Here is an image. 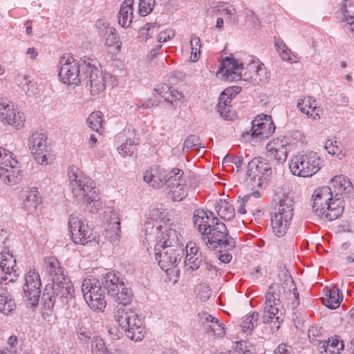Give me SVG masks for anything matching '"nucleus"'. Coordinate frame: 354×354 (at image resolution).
Segmentation results:
<instances>
[{
  "label": "nucleus",
  "instance_id": "1",
  "mask_svg": "<svg viewBox=\"0 0 354 354\" xmlns=\"http://www.w3.org/2000/svg\"><path fill=\"white\" fill-rule=\"evenodd\" d=\"M82 291L88 305L100 311L106 306V294L118 303L115 308L131 304L133 299L131 290L125 286L122 274L115 271L104 274L100 280L95 278L84 279Z\"/></svg>",
  "mask_w": 354,
  "mask_h": 354
},
{
  "label": "nucleus",
  "instance_id": "2",
  "mask_svg": "<svg viewBox=\"0 0 354 354\" xmlns=\"http://www.w3.org/2000/svg\"><path fill=\"white\" fill-rule=\"evenodd\" d=\"M70 186L75 201L77 204L90 205L91 211H97L102 206L95 183L77 167L71 165L68 169Z\"/></svg>",
  "mask_w": 354,
  "mask_h": 354
},
{
  "label": "nucleus",
  "instance_id": "3",
  "mask_svg": "<svg viewBox=\"0 0 354 354\" xmlns=\"http://www.w3.org/2000/svg\"><path fill=\"white\" fill-rule=\"evenodd\" d=\"M145 228V239L147 241H151L153 234L156 235V239L154 240V245H160L161 246L171 245V248L177 249H184L183 243L181 242L183 236H181L182 224L178 221L170 222L167 219V223H165V225H156L153 221L151 223L149 221Z\"/></svg>",
  "mask_w": 354,
  "mask_h": 354
},
{
  "label": "nucleus",
  "instance_id": "4",
  "mask_svg": "<svg viewBox=\"0 0 354 354\" xmlns=\"http://www.w3.org/2000/svg\"><path fill=\"white\" fill-rule=\"evenodd\" d=\"M113 313L116 322L124 330L128 338L135 342L140 341L144 338L146 333L142 321L131 304L124 306L120 305L115 308Z\"/></svg>",
  "mask_w": 354,
  "mask_h": 354
},
{
  "label": "nucleus",
  "instance_id": "5",
  "mask_svg": "<svg viewBox=\"0 0 354 354\" xmlns=\"http://www.w3.org/2000/svg\"><path fill=\"white\" fill-rule=\"evenodd\" d=\"M74 292L73 284L62 286L56 282L46 286L41 296L44 313L50 315L54 309L63 308L74 297Z\"/></svg>",
  "mask_w": 354,
  "mask_h": 354
},
{
  "label": "nucleus",
  "instance_id": "6",
  "mask_svg": "<svg viewBox=\"0 0 354 354\" xmlns=\"http://www.w3.org/2000/svg\"><path fill=\"white\" fill-rule=\"evenodd\" d=\"M293 214L294 201L291 196L283 194L273 207L272 225L276 236L281 237L286 233Z\"/></svg>",
  "mask_w": 354,
  "mask_h": 354
},
{
  "label": "nucleus",
  "instance_id": "7",
  "mask_svg": "<svg viewBox=\"0 0 354 354\" xmlns=\"http://www.w3.org/2000/svg\"><path fill=\"white\" fill-rule=\"evenodd\" d=\"M203 241L211 250H216L218 247L225 250H230L235 248L236 242L234 238L228 236L226 226L218 218L213 216L211 219V227L203 235Z\"/></svg>",
  "mask_w": 354,
  "mask_h": 354
},
{
  "label": "nucleus",
  "instance_id": "8",
  "mask_svg": "<svg viewBox=\"0 0 354 354\" xmlns=\"http://www.w3.org/2000/svg\"><path fill=\"white\" fill-rule=\"evenodd\" d=\"M322 161L317 153L298 154L289 160V168L295 176L310 177L322 167Z\"/></svg>",
  "mask_w": 354,
  "mask_h": 354
},
{
  "label": "nucleus",
  "instance_id": "9",
  "mask_svg": "<svg viewBox=\"0 0 354 354\" xmlns=\"http://www.w3.org/2000/svg\"><path fill=\"white\" fill-rule=\"evenodd\" d=\"M283 295L291 301L292 306L296 307L299 304V292L292 279H286L282 284L272 283L266 294L265 304L277 306L280 304L281 298Z\"/></svg>",
  "mask_w": 354,
  "mask_h": 354
},
{
  "label": "nucleus",
  "instance_id": "10",
  "mask_svg": "<svg viewBox=\"0 0 354 354\" xmlns=\"http://www.w3.org/2000/svg\"><path fill=\"white\" fill-rule=\"evenodd\" d=\"M96 61L86 57L82 58V72L81 82L88 86L93 95L105 89V80L102 72L96 66Z\"/></svg>",
  "mask_w": 354,
  "mask_h": 354
},
{
  "label": "nucleus",
  "instance_id": "11",
  "mask_svg": "<svg viewBox=\"0 0 354 354\" xmlns=\"http://www.w3.org/2000/svg\"><path fill=\"white\" fill-rule=\"evenodd\" d=\"M272 173L269 161L261 157L254 158L248 164L245 183L252 189L262 187Z\"/></svg>",
  "mask_w": 354,
  "mask_h": 354
},
{
  "label": "nucleus",
  "instance_id": "12",
  "mask_svg": "<svg viewBox=\"0 0 354 354\" xmlns=\"http://www.w3.org/2000/svg\"><path fill=\"white\" fill-rule=\"evenodd\" d=\"M18 164L12 153L0 147V179L6 184L13 185L21 181L22 173Z\"/></svg>",
  "mask_w": 354,
  "mask_h": 354
},
{
  "label": "nucleus",
  "instance_id": "13",
  "mask_svg": "<svg viewBox=\"0 0 354 354\" xmlns=\"http://www.w3.org/2000/svg\"><path fill=\"white\" fill-rule=\"evenodd\" d=\"M82 58L77 62L72 56L64 55L59 62V77L67 85L77 86L81 82Z\"/></svg>",
  "mask_w": 354,
  "mask_h": 354
},
{
  "label": "nucleus",
  "instance_id": "14",
  "mask_svg": "<svg viewBox=\"0 0 354 354\" xmlns=\"http://www.w3.org/2000/svg\"><path fill=\"white\" fill-rule=\"evenodd\" d=\"M183 174V171L178 168H174L166 174L163 169L157 167L147 171L143 176V179L150 186L159 189L165 185L174 184V181L179 180Z\"/></svg>",
  "mask_w": 354,
  "mask_h": 354
},
{
  "label": "nucleus",
  "instance_id": "15",
  "mask_svg": "<svg viewBox=\"0 0 354 354\" xmlns=\"http://www.w3.org/2000/svg\"><path fill=\"white\" fill-rule=\"evenodd\" d=\"M155 259L160 268L167 271L176 267L184 255V249L171 248V245H154Z\"/></svg>",
  "mask_w": 354,
  "mask_h": 354
},
{
  "label": "nucleus",
  "instance_id": "16",
  "mask_svg": "<svg viewBox=\"0 0 354 354\" xmlns=\"http://www.w3.org/2000/svg\"><path fill=\"white\" fill-rule=\"evenodd\" d=\"M23 287L24 298L28 301L32 306L38 305L41 295V280L35 270H30L25 277Z\"/></svg>",
  "mask_w": 354,
  "mask_h": 354
},
{
  "label": "nucleus",
  "instance_id": "17",
  "mask_svg": "<svg viewBox=\"0 0 354 354\" xmlns=\"http://www.w3.org/2000/svg\"><path fill=\"white\" fill-rule=\"evenodd\" d=\"M0 120L17 129L23 127L25 122L24 113L17 111L12 104L3 98L0 99Z\"/></svg>",
  "mask_w": 354,
  "mask_h": 354
},
{
  "label": "nucleus",
  "instance_id": "18",
  "mask_svg": "<svg viewBox=\"0 0 354 354\" xmlns=\"http://www.w3.org/2000/svg\"><path fill=\"white\" fill-rule=\"evenodd\" d=\"M290 145L286 138L274 140L266 145V156L277 164L287 159Z\"/></svg>",
  "mask_w": 354,
  "mask_h": 354
},
{
  "label": "nucleus",
  "instance_id": "19",
  "mask_svg": "<svg viewBox=\"0 0 354 354\" xmlns=\"http://www.w3.org/2000/svg\"><path fill=\"white\" fill-rule=\"evenodd\" d=\"M28 145L35 160L39 164H47L46 136L41 133H35L30 137Z\"/></svg>",
  "mask_w": 354,
  "mask_h": 354
},
{
  "label": "nucleus",
  "instance_id": "20",
  "mask_svg": "<svg viewBox=\"0 0 354 354\" xmlns=\"http://www.w3.org/2000/svg\"><path fill=\"white\" fill-rule=\"evenodd\" d=\"M16 261L12 254L0 252V282H12L18 277L17 270L15 268Z\"/></svg>",
  "mask_w": 354,
  "mask_h": 354
},
{
  "label": "nucleus",
  "instance_id": "21",
  "mask_svg": "<svg viewBox=\"0 0 354 354\" xmlns=\"http://www.w3.org/2000/svg\"><path fill=\"white\" fill-rule=\"evenodd\" d=\"M333 196V193L331 187L328 186H324L315 190L313 195V203L312 209L317 216L323 217V214L326 211L325 206L328 205Z\"/></svg>",
  "mask_w": 354,
  "mask_h": 354
},
{
  "label": "nucleus",
  "instance_id": "22",
  "mask_svg": "<svg viewBox=\"0 0 354 354\" xmlns=\"http://www.w3.org/2000/svg\"><path fill=\"white\" fill-rule=\"evenodd\" d=\"M251 136L260 139L267 138L274 132L275 126L271 116L265 115L263 118H256L252 122Z\"/></svg>",
  "mask_w": 354,
  "mask_h": 354
},
{
  "label": "nucleus",
  "instance_id": "23",
  "mask_svg": "<svg viewBox=\"0 0 354 354\" xmlns=\"http://www.w3.org/2000/svg\"><path fill=\"white\" fill-rule=\"evenodd\" d=\"M331 189L335 196H342V198H347L349 201L354 200V190L352 183L344 175L334 176L330 180Z\"/></svg>",
  "mask_w": 354,
  "mask_h": 354
},
{
  "label": "nucleus",
  "instance_id": "24",
  "mask_svg": "<svg viewBox=\"0 0 354 354\" xmlns=\"http://www.w3.org/2000/svg\"><path fill=\"white\" fill-rule=\"evenodd\" d=\"M46 270L51 277L52 284L56 282L59 285L69 286L72 284L69 278L64 273L63 268L59 266V262L55 257L48 258L46 261Z\"/></svg>",
  "mask_w": 354,
  "mask_h": 354
},
{
  "label": "nucleus",
  "instance_id": "25",
  "mask_svg": "<svg viewBox=\"0 0 354 354\" xmlns=\"http://www.w3.org/2000/svg\"><path fill=\"white\" fill-rule=\"evenodd\" d=\"M243 69V63L239 64L234 58L226 57L221 64L219 72L223 74L225 80L232 82L241 77V71Z\"/></svg>",
  "mask_w": 354,
  "mask_h": 354
},
{
  "label": "nucleus",
  "instance_id": "26",
  "mask_svg": "<svg viewBox=\"0 0 354 354\" xmlns=\"http://www.w3.org/2000/svg\"><path fill=\"white\" fill-rule=\"evenodd\" d=\"M68 226L71 230L72 240L75 244L82 243L86 239H82L84 233L88 232V225L80 218V215L74 213L69 217Z\"/></svg>",
  "mask_w": 354,
  "mask_h": 354
},
{
  "label": "nucleus",
  "instance_id": "27",
  "mask_svg": "<svg viewBox=\"0 0 354 354\" xmlns=\"http://www.w3.org/2000/svg\"><path fill=\"white\" fill-rule=\"evenodd\" d=\"M108 226L105 230V238L111 243H115L120 237V219L117 211H111L107 220Z\"/></svg>",
  "mask_w": 354,
  "mask_h": 354
},
{
  "label": "nucleus",
  "instance_id": "28",
  "mask_svg": "<svg viewBox=\"0 0 354 354\" xmlns=\"http://www.w3.org/2000/svg\"><path fill=\"white\" fill-rule=\"evenodd\" d=\"M344 199L342 198V196H333L328 205L325 206L326 211L322 218L328 221H333L342 215L344 209Z\"/></svg>",
  "mask_w": 354,
  "mask_h": 354
},
{
  "label": "nucleus",
  "instance_id": "29",
  "mask_svg": "<svg viewBox=\"0 0 354 354\" xmlns=\"http://www.w3.org/2000/svg\"><path fill=\"white\" fill-rule=\"evenodd\" d=\"M214 216V213L209 212L208 214L202 209H197L193 214V223L195 227L201 234V236L207 233V231L211 227V219Z\"/></svg>",
  "mask_w": 354,
  "mask_h": 354
},
{
  "label": "nucleus",
  "instance_id": "30",
  "mask_svg": "<svg viewBox=\"0 0 354 354\" xmlns=\"http://www.w3.org/2000/svg\"><path fill=\"white\" fill-rule=\"evenodd\" d=\"M154 91L158 95H160L162 99L170 104L177 105L182 102V93H179L175 88H172L167 84H164L158 88H155Z\"/></svg>",
  "mask_w": 354,
  "mask_h": 354
},
{
  "label": "nucleus",
  "instance_id": "31",
  "mask_svg": "<svg viewBox=\"0 0 354 354\" xmlns=\"http://www.w3.org/2000/svg\"><path fill=\"white\" fill-rule=\"evenodd\" d=\"M169 189V194L171 195V198L176 201H181L187 195V187L186 180L183 175L179 180L174 181V184L167 185Z\"/></svg>",
  "mask_w": 354,
  "mask_h": 354
},
{
  "label": "nucleus",
  "instance_id": "32",
  "mask_svg": "<svg viewBox=\"0 0 354 354\" xmlns=\"http://www.w3.org/2000/svg\"><path fill=\"white\" fill-rule=\"evenodd\" d=\"M138 144V138L137 137L136 131L135 129L128 130L126 142L122 143L118 147V150L120 154L131 155L135 149L136 145Z\"/></svg>",
  "mask_w": 354,
  "mask_h": 354
},
{
  "label": "nucleus",
  "instance_id": "33",
  "mask_svg": "<svg viewBox=\"0 0 354 354\" xmlns=\"http://www.w3.org/2000/svg\"><path fill=\"white\" fill-rule=\"evenodd\" d=\"M322 300L326 307L330 309H336L342 301V296L339 295V290L334 287L326 290V297H323Z\"/></svg>",
  "mask_w": 354,
  "mask_h": 354
},
{
  "label": "nucleus",
  "instance_id": "34",
  "mask_svg": "<svg viewBox=\"0 0 354 354\" xmlns=\"http://www.w3.org/2000/svg\"><path fill=\"white\" fill-rule=\"evenodd\" d=\"M118 24L123 28H128L133 19V5L132 3L124 5L120 7L118 12Z\"/></svg>",
  "mask_w": 354,
  "mask_h": 354
},
{
  "label": "nucleus",
  "instance_id": "35",
  "mask_svg": "<svg viewBox=\"0 0 354 354\" xmlns=\"http://www.w3.org/2000/svg\"><path fill=\"white\" fill-rule=\"evenodd\" d=\"M15 307V302L10 294L6 290H3L0 293V312L4 315H8Z\"/></svg>",
  "mask_w": 354,
  "mask_h": 354
},
{
  "label": "nucleus",
  "instance_id": "36",
  "mask_svg": "<svg viewBox=\"0 0 354 354\" xmlns=\"http://www.w3.org/2000/svg\"><path fill=\"white\" fill-rule=\"evenodd\" d=\"M343 15L346 28L354 32V0H345Z\"/></svg>",
  "mask_w": 354,
  "mask_h": 354
},
{
  "label": "nucleus",
  "instance_id": "37",
  "mask_svg": "<svg viewBox=\"0 0 354 354\" xmlns=\"http://www.w3.org/2000/svg\"><path fill=\"white\" fill-rule=\"evenodd\" d=\"M319 344H322L320 346V353H327L329 348H332L333 349H329V352L335 353V350H336L337 352L339 353V351L343 350L344 347L343 341L339 340V337H335V339L332 337L331 339H328V340H322V342H319Z\"/></svg>",
  "mask_w": 354,
  "mask_h": 354
},
{
  "label": "nucleus",
  "instance_id": "38",
  "mask_svg": "<svg viewBox=\"0 0 354 354\" xmlns=\"http://www.w3.org/2000/svg\"><path fill=\"white\" fill-rule=\"evenodd\" d=\"M254 197L256 198H258L261 196V194L259 191H254L252 193L250 194L245 195L240 202L239 207L237 208V211L240 214H245L247 212L245 207L247 206L248 207V210L253 214V215H259L261 213V210L259 209H252L250 208V203L252 197Z\"/></svg>",
  "mask_w": 354,
  "mask_h": 354
},
{
  "label": "nucleus",
  "instance_id": "39",
  "mask_svg": "<svg viewBox=\"0 0 354 354\" xmlns=\"http://www.w3.org/2000/svg\"><path fill=\"white\" fill-rule=\"evenodd\" d=\"M218 215L224 220H230L234 216L235 210L232 205L221 200L216 207Z\"/></svg>",
  "mask_w": 354,
  "mask_h": 354
},
{
  "label": "nucleus",
  "instance_id": "40",
  "mask_svg": "<svg viewBox=\"0 0 354 354\" xmlns=\"http://www.w3.org/2000/svg\"><path fill=\"white\" fill-rule=\"evenodd\" d=\"M41 203V197L38 194L37 188L32 187L28 192L24 201L25 207L28 211H32Z\"/></svg>",
  "mask_w": 354,
  "mask_h": 354
},
{
  "label": "nucleus",
  "instance_id": "41",
  "mask_svg": "<svg viewBox=\"0 0 354 354\" xmlns=\"http://www.w3.org/2000/svg\"><path fill=\"white\" fill-rule=\"evenodd\" d=\"M279 310L277 306L274 305L265 304L262 320L264 324L272 322L273 319H276L277 323H279V317L277 316Z\"/></svg>",
  "mask_w": 354,
  "mask_h": 354
},
{
  "label": "nucleus",
  "instance_id": "42",
  "mask_svg": "<svg viewBox=\"0 0 354 354\" xmlns=\"http://www.w3.org/2000/svg\"><path fill=\"white\" fill-rule=\"evenodd\" d=\"M246 69L253 71L250 77L254 81H263L267 78L266 68L262 67V64L252 62L248 64Z\"/></svg>",
  "mask_w": 354,
  "mask_h": 354
},
{
  "label": "nucleus",
  "instance_id": "43",
  "mask_svg": "<svg viewBox=\"0 0 354 354\" xmlns=\"http://www.w3.org/2000/svg\"><path fill=\"white\" fill-rule=\"evenodd\" d=\"M229 102L226 100H221L217 104L218 112L220 115L227 120H232L235 117V112L232 109Z\"/></svg>",
  "mask_w": 354,
  "mask_h": 354
},
{
  "label": "nucleus",
  "instance_id": "44",
  "mask_svg": "<svg viewBox=\"0 0 354 354\" xmlns=\"http://www.w3.org/2000/svg\"><path fill=\"white\" fill-rule=\"evenodd\" d=\"M259 317V313L254 311L251 315L247 317L241 323V327L244 333H250L257 325Z\"/></svg>",
  "mask_w": 354,
  "mask_h": 354
},
{
  "label": "nucleus",
  "instance_id": "45",
  "mask_svg": "<svg viewBox=\"0 0 354 354\" xmlns=\"http://www.w3.org/2000/svg\"><path fill=\"white\" fill-rule=\"evenodd\" d=\"M101 112H93L87 118L88 127L93 131L100 132L102 127V118Z\"/></svg>",
  "mask_w": 354,
  "mask_h": 354
},
{
  "label": "nucleus",
  "instance_id": "46",
  "mask_svg": "<svg viewBox=\"0 0 354 354\" xmlns=\"http://www.w3.org/2000/svg\"><path fill=\"white\" fill-rule=\"evenodd\" d=\"M92 354H111L106 348L103 339L97 336L93 337L91 342Z\"/></svg>",
  "mask_w": 354,
  "mask_h": 354
},
{
  "label": "nucleus",
  "instance_id": "47",
  "mask_svg": "<svg viewBox=\"0 0 354 354\" xmlns=\"http://www.w3.org/2000/svg\"><path fill=\"white\" fill-rule=\"evenodd\" d=\"M157 23H147L140 28L138 31V37L142 40H147L151 37L156 27Z\"/></svg>",
  "mask_w": 354,
  "mask_h": 354
},
{
  "label": "nucleus",
  "instance_id": "48",
  "mask_svg": "<svg viewBox=\"0 0 354 354\" xmlns=\"http://www.w3.org/2000/svg\"><path fill=\"white\" fill-rule=\"evenodd\" d=\"M203 261V257H198L195 256H185L184 264L187 269L192 271L198 270Z\"/></svg>",
  "mask_w": 354,
  "mask_h": 354
},
{
  "label": "nucleus",
  "instance_id": "49",
  "mask_svg": "<svg viewBox=\"0 0 354 354\" xmlns=\"http://www.w3.org/2000/svg\"><path fill=\"white\" fill-rule=\"evenodd\" d=\"M155 0H140L139 12L142 16H147L153 10Z\"/></svg>",
  "mask_w": 354,
  "mask_h": 354
},
{
  "label": "nucleus",
  "instance_id": "50",
  "mask_svg": "<svg viewBox=\"0 0 354 354\" xmlns=\"http://www.w3.org/2000/svg\"><path fill=\"white\" fill-rule=\"evenodd\" d=\"M190 45L192 48V55L193 62H196L198 59L201 48V39L197 36H192L190 40Z\"/></svg>",
  "mask_w": 354,
  "mask_h": 354
},
{
  "label": "nucleus",
  "instance_id": "51",
  "mask_svg": "<svg viewBox=\"0 0 354 354\" xmlns=\"http://www.w3.org/2000/svg\"><path fill=\"white\" fill-rule=\"evenodd\" d=\"M83 237L82 239H86L85 241L82 243H77V244L80 245H95L98 243L99 235L96 232H93V230L90 229L88 227V232L84 233L82 236Z\"/></svg>",
  "mask_w": 354,
  "mask_h": 354
},
{
  "label": "nucleus",
  "instance_id": "52",
  "mask_svg": "<svg viewBox=\"0 0 354 354\" xmlns=\"http://www.w3.org/2000/svg\"><path fill=\"white\" fill-rule=\"evenodd\" d=\"M241 91V87L239 86H234L229 87L225 89L220 95L219 100H225L227 102H231L232 98L235 97V96Z\"/></svg>",
  "mask_w": 354,
  "mask_h": 354
},
{
  "label": "nucleus",
  "instance_id": "53",
  "mask_svg": "<svg viewBox=\"0 0 354 354\" xmlns=\"http://www.w3.org/2000/svg\"><path fill=\"white\" fill-rule=\"evenodd\" d=\"M196 146H199L202 148H205V145H201L199 137L195 135H190L186 138V140L184 142L183 150L186 149L187 151L188 149H192Z\"/></svg>",
  "mask_w": 354,
  "mask_h": 354
},
{
  "label": "nucleus",
  "instance_id": "54",
  "mask_svg": "<svg viewBox=\"0 0 354 354\" xmlns=\"http://www.w3.org/2000/svg\"><path fill=\"white\" fill-rule=\"evenodd\" d=\"M104 37L106 39V45L108 46H113L120 43L116 30L113 27L108 30L106 37Z\"/></svg>",
  "mask_w": 354,
  "mask_h": 354
},
{
  "label": "nucleus",
  "instance_id": "55",
  "mask_svg": "<svg viewBox=\"0 0 354 354\" xmlns=\"http://www.w3.org/2000/svg\"><path fill=\"white\" fill-rule=\"evenodd\" d=\"M201 271L203 272L205 274L209 277L216 275L218 268L212 265L210 262H208L205 258L204 259V263H201Z\"/></svg>",
  "mask_w": 354,
  "mask_h": 354
},
{
  "label": "nucleus",
  "instance_id": "56",
  "mask_svg": "<svg viewBox=\"0 0 354 354\" xmlns=\"http://www.w3.org/2000/svg\"><path fill=\"white\" fill-rule=\"evenodd\" d=\"M161 98L162 97L160 95H159L158 97L154 96V97L149 99L147 102L138 103V107L145 109L158 106V104L161 102Z\"/></svg>",
  "mask_w": 354,
  "mask_h": 354
},
{
  "label": "nucleus",
  "instance_id": "57",
  "mask_svg": "<svg viewBox=\"0 0 354 354\" xmlns=\"http://www.w3.org/2000/svg\"><path fill=\"white\" fill-rule=\"evenodd\" d=\"M324 147L328 153L331 155L341 153V149L336 140H328L325 142Z\"/></svg>",
  "mask_w": 354,
  "mask_h": 354
},
{
  "label": "nucleus",
  "instance_id": "58",
  "mask_svg": "<svg viewBox=\"0 0 354 354\" xmlns=\"http://www.w3.org/2000/svg\"><path fill=\"white\" fill-rule=\"evenodd\" d=\"M234 349L236 354H253L245 341L236 342Z\"/></svg>",
  "mask_w": 354,
  "mask_h": 354
},
{
  "label": "nucleus",
  "instance_id": "59",
  "mask_svg": "<svg viewBox=\"0 0 354 354\" xmlns=\"http://www.w3.org/2000/svg\"><path fill=\"white\" fill-rule=\"evenodd\" d=\"M96 27L98 30V34L101 37H106L107 31L112 26H109V24L105 19H98L96 22Z\"/></svg>",
  "mask_w": 354,
  "mask_h": 354
},
{
  "label": "nucleus",
  "instance_id": "60",
  "mask_svg": "<svg viewBox=\"0 0 354 354\" xmlns=\"http://www.w3.org/2000/svg\"><path fill=\"white\" fill-rule=\"evenodd\" d=\"M186 256L203 257L202 253L199 251V248L196 246L195 243L192 241L188 242L186 245Z\"/></svg>",
  "mask_w": 354,
  "mask_h": 354
},
{
  "label": "nucleus",
  "instance_id": "61",
  "mask_svg": "<svg viewBox=\"0 0 354 354\" xmlns=\"http://www.w3.org/2000/svg\"><path fill=\"white\" fill-rule=\"evenodd\" d=\"M212 331L214 335L218 337H223L225 333L223 324L220 323L218 319L212 323Z\"/></svg>",
  "mask_w": 354,
  "mask_h": 354
},
{
  "label": "nucleus",
  "instance_id": "62",
  "mask_svg": "<svg viewBox=\"0 0 354 354\" xmlns=\"http://www.w3.org/2000/svg\"><path fill=\"white\" fill-rule=\"evenodd\" d=\"M223 12L227 16L230 22L233 24L237 23L238 17L236 16V10L232 6L226 7Z\"/></svg>",
  "mask_w": 354,
  "mask_h": 354
},
{
  "label": "nucleus",
  "instance_id": "63",
  "mask_svg": "<svg viewBox=\"0 0 354 354\" xmlns=\"http://www.w3.org/2000/svg\"><path fill=\"white\" fill-rule=\"evenodd\" d=\"M322 111L319 107H312L311 103L308 102V108L306 112V114L314 120H318L320 118V115Z\"/></svg>",
  "mask_w": 354,
  "mask_h": 354
},
{
  "label": "nucleus",
  "instance_id": "64",
  "mask_svg": "<svg viewBox=\"0 0 354 354\" xmlns=\"http://www.w3.org/2000/svg\"><path fill=\"white\" fill-rule=\"evenodd\" d=\"M244 13L245 15V19L253 24H258L259 22V18L257 15L252 11L249 9H245L244 10Z\"/></svg>",
  "mask_w": 354,
  "mask_h": 354
}]
</instances>
